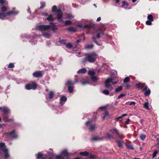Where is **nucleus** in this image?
<instances>
[{"label": "nucleus", "instance_id": "1", "mask_svg": "<svg viewBox=\"0 0 159 159\" xmlns=\"http://www.w3.org/2000/svg\"><path fill=\"white\" fill-rule=\"evenodd\" d=\"M36 29L41 31L48 30L50 29L54 31L57 29V28L53 23H51L48 25H39L36 27Z\"/></svg>", "mask_w": 159, "mask_h": 159}, {"label": "nucleus", "instance_id": "2", "mask_svg": "<svg viewBox=\"0 0 159 159\" xmlns=\"http://www.w3.org/2000/svg\"><path fill=\"white\" fill-rule=\"evenodd\" d=\"M85 58L84 59L83 62H85L87 61L90 62H93L97 58V55L95 53H90L86 54L85 55Z\"/></svg>", "mask_w": 159, "mask_h": 159}, {"label": "nucleus", "instance_id": "3", "mask_svg": "<svg viewBox=\"0 0 159 159\" xmlns=\"http://www.w3.org/2000/svg\"><path fill=\"white\" fill-rule=\"evenodd\" d=\"M5 147L4 143H0V148H3V149H1V152L4 155V157L7 158L9 157V155L8 153V150L7 149L4 148Z\"/></svg>", "mask_w": 159, "mask_h": 159}, {"label": "nucleus", "instance_id": "4", "mask_svg": "<svg viewBox=\"0 0 159 159\" xmlns=\"http://www.w3.org/2000/svg\"><path fill=\"white\" fill-rule=\"evenodd\" d=\"M117 83L116 82H113V79L112 78H108L106 80L105 83V85L106 88H109L111 87V84L115 85L117 84Z\"/></svg>", "mask_w": 159, "mask_h": 159}, {"label": "nucleus", "instance_id": "5", "mask_svg": "<svg viewBox=\"0 0 159 159\" xmlns=\"http://www.w3.org/2000/svg\"><path fill=\"white\" fill-rule=\"evenodd\" d=\"M0 109L4 112L2 114L3 117H6V115L10 112V110L8 108L6 107H0Z\"/></svg>", "mask_w": 159, "mask_h": 159}, {"label": "nucleus", "instance_id": "6", "mask_svg": "<svg viewBox=\"0 0 159 159\" xmlns=\"http://www.w3.org/2000/svg\"><path fill=\"white\" fill-rule=\"evenodd\" d=\"M74 83L72 82L70 80H68L66 82V85L68 87V91L70 93L73 92V87L71 86Z\"/></svg>", "mask_w": 159, "mask_h": 159}, {"label": "nucleus", "instance_id": "7", "mask_svg": "<svg viewBox=\"0 0 159 159\" xmlns=\"http://www.w3.org/2000/svg\"><path fill=\"white\" fill-rule=\"evenodd\" d=\"M37 87V84L34 83H33L31 84H28L25 85V88L27 90H30L31 89H36Z\"/></svg>", "mask_w": 159, "mask_h": 159}, {"label": "nucleus", "instance_id": "8", "mask_svg": "<svg viewBox=\"0 0 159 159\" xmlns=\"http://www.w3.org/2000/svg\"><path fill=\"white\" fill-rule=\"evenodd\" d=\"M57 12L58 21L59 22H62L63 20L61 18L62 16V13L61 10L59 9L57 10Z\"/></svg>", "mask_w": 159, "mask_h": 159}, {"label": "nucleus", "instance_id": "9", "mask_svg": "<svg viewBox=\"0 0 159 159\" xmlns=\"http://www.w3.org/2000/svg\"><path fill=\"white\" fill-rule=\"evenodd\" d=\"M33 75L35 77H39L42 76V74L41 71H37L33 74Z\"/></svg>", "mask_w": 159, "mask_h": 159}, {"label": "nucleus", "instance_id": "10", "mask_svg": "<svg viewBox=\"0 0 159 159\" xmlns=\"http://www.w3.org/2000/svg\"><path fill=\"white\" fill-rule=\"evenodd\" d=\"M110 131L112 134H116L117 136L118 137H120V133L119 132V131L116 129L113 128L112 129L110 130Z\"/></svg>", "mask_w": 159, "mask_h": 159}, {"label": "nucleus", "instance_id": "11", "mask_svg": "<svg viewBox=\"0 0 159 159\" xmlns=\"http://www.w3.org/2000/svg\"><path fill=\"white\" fill-rule=\"evenodd\" d=\"M18 11H15L13 10L10 11H8L7 13V15L10 16L12 15H16L18 14Z\"/></svg>", "mask_w": 159, "mask_h": 159}, {"label": "nucleus", "instance_id": "12", "mask_svg": "<svg viewBox=\"0 0 159 159\" xmlns=\"http://www.w3.org/2000/svg\"><path fill=\"white\" fill-rule=\"evenodd\" d=\"M103 137H100L98 136H94L92 138V141H98L101 139H103Z\"/></svg>", "mask_w": 159, "mask_h": 159}, {"label": "nucleus", "instance_id": "13", "mask_svg": "<svg viewBox=\"0 0 159 159\" xmlns=\"http://www.w3.org/2000/svg\"><path fill=\"white\" fill-rule=\"evenodd\" d=\"M77 27H80V28H83L84 29H89L91 27V25L89 24H87L85 25L84 26H83L81 25H78L77 26Z\"/></svg>", "mask_w": 159, "mask_h": 159}, {"label": "nucleus", "instance_id": "14", "mask_svg": "<svg viewBox=\"0 0 159 159\" xmlns=\"http://www.w3.org/2000/svg\"><path fill=\"white\" fill-rule=\"evenodd\" d=\"M67 98L66 97L63 96L61 97L60 99V103L63 105V103L66 101Z\"/></svg>", "mask_w": 159, "mask_h": 159}, {"label": "nucleus", "instance_id": "15", "mask_svg": "<svg viewBox=\"0 0 159 159\" xmlns=\"http://www.w3.org/2000/svg\"><path fill=\"white\" fill-rule=\"evenodd\" d=\"M96 127L95 124L92 125H90V128H89V130L90 131H92L95 130L96 129Z\"/></svg>", "mask_w": 159, "mask_h": 159}, {"label": "nucleus", "instance_id": "16", "mask_svg": "<svg viewBox=\"0 0 159 159\" xmlns=\"http://www.w3.org/2000/svg\"><path fill=\"white\" fill-rule=\"evenodd\" d=\"M86 71V70L85 68L81 69L79 70L78 71V74H83L85 73Z\"/></svg>", "mask_w": 159, "mask_h": 159}, {"label": "nucleus", "instance_id": "17", "mask_svg": "<svg viewBox=\"0 0 159 159\" xmlns=\"http://www.w3.org/2000/svg\"><path fill=\"white\" fill-rule=\"evenodd\" d=\"M49 96L48 98L49 99H52L53 98L54 95V92L53 91H51L49 92L48 94Z\"/></svg>", "mask_w": 159, "mask_h": 159}, {"label": "nucleus", "instance_id": "18", "mask_svg": "<svg viewBox=\"0 0 159 159\" xmlns=\"http://www.w3.org/2000/svg\"><path fill=\"white\" fill-rule=\"evenodd\" d=\"M125 145L128 149L133 150L134 148L133 146L129 143H125Z\"/></svg>", "mask_w": 159, "mask_h": 159}, {"label": "nucleus", "instance_id": "19", "mask_svg": "<svg viewBox=\"0 0 159 159\" xmlns=\"http://www.w3.org/2000/svg\"><path fill=\"white\" fill-rule=\"evenodd\" d=\"M6 14L3 12H0V19H4L6 17Z\"/></svg>", "mask_w": 159, "mask_h": 159}, {"label": "nucleus", "instance_id": "20", "mask_svg": "<svg viewBox=\"0 0 159 159\" xmlns=\"http://www.w3.org/2000/svg\"><path fill=\"white\" fill-rule=\"evenodd\" d=\"M47 20L49 21H52L54 19L52 14L50 15L47 18Z\"/></svg>", "mask_w": 159, "mask_h": 159}, {"label": "nucleus", "instance_id": "21", "mask_svg": "<svg viewBox=\"0 0 159 159\" xmlns=\"http://www.w3.org/2000/svg\"><path fill=\"white\" fill-rule=\"evenodd\" d=\"M68 30L71 32H75L76 31V28L70 27L68 28Z\"/></svg>", "mask_w": 159, "mask_h": 159}, {"label": "nucleus", "instance_id": "22", "mask_svg": "<svg viewBox=\"0 0 159 159\" xmlns=\"http://www.w3.org/2000/svg\"><path fill=\"white\" fill-rule=\"evenodd\" d=\"M43 154L40 153H38L37 154V159H44L42 157H43Z\"/></svg>", "mask_w": 159, "mask_h": 159}, {"label": "nucleus", "instance_id": "23", "mask_svg": "<svg viewBox=\"0 0 159 159\" xmlns=\"http://www.w3.org/2000/svg\"><path fill=\"white\" fill-rule=\"evenodd\" d=\"M93 45L91 44L90 45H86L85 46L84 48L86 49H90L93 48Z\"/></svg>", "mask_w": 159, "mask_h": 159}, {"label": "nucleus", "instance_id": "24", "mask_svg": "<svg viewBox=\"0 0 159 159\" xmlns=\"http://www.w3.org/2000/svg\"><path fill=\"white\" fill-rule=\"evenodd\" d=\"M122 89V86H120L118 87L115 90V92H118L120 91Z\"/></svg>", "mask_w": 159, "mask_h": 159}, {"label": "nucleus", "instance_id": "25", "mask_svg": "<svg viewBox=\"0 0 159 159\" xmlns=\"http://www.w3.org/2000/svg\"><path fill=\"white\" fill-rule=\"evenodd\" d=\"M80 154L81 155L87 156H88L89 155V153L88 152H80Z\"/></svg>", "mask_w": 159, "mask_h": 159}, {"label": "nucleus", "instance_id": "26", "mask_svg": "<svg viewBox=\"0 0 159 159\" xmlns=\"http://www.w3.org/2000/svg\"><path fill=\"white\" fill-rule=\"evenodd\" d=\"M42 35L44 37L48 38H50V34L48 33H43V34Z\"/></svg>", "mask_w": 159, "mask_h": 159}, {"label": "nucleus", "instance_id": "27", "mask_svg": "<svg viewBox=\"0 0 159 159\" xmlns=\"http://www.w3.org/2000/svg\"><path fill=\"white\" fill-rule=\"evenodd\" d=\"M91 79L92 81L94 82L96 81L97 80H98V78L97 77H96L94 76V75L91 76Z\"/></svg>", "mask_w": 159, "mask_h": 159}, {"label": "nucleus", "instance_id": "28", "mask_svg": "<svg viewBox=\"0 0 159 159\" xmlns=\"http://www.w3.org/2000/svg\"><path fill=\"white\" fill-rule=\"evenodd\" d=\"M150 90L149 89H147L145 91L144 94L145 96H147L150 94Z\"/></svg>", "mask_w": 159, "mask_h": 159}, {"label": "nucleus", "instance_id": "29", "mask_svg": "<svg viewBox=\"0 0 159 159\" xmlns=\"http://www.w3.org/2000/svg\"><path fill=\"white\" fill-rule=\"evenodd\" d=\"M73 17V16L70 14H67L66 16V18L68 19H71Z\"/></svg>", "mask_w": 159, "mask_h": 159}, {"label": "nucleus", "instance_id": "30", "mask_svg": "<svg viewBox=\"0 0 159 159\" xmlns=\"http://www.w3.org/2000/svg\"><path fill=\"white\" fill-rule=\"evenodd\" d=\"M143 107L146 109H148V102H146L143 104Z\"/></svg>", "mask_w": 159, "mask_h": 159}, {"label": "nucleus", "instance_id": "31", "mask_svg": "<svg viewBox=\"0 0 159 159\" xmlns=\"http://www.w3.org/2000/svg\"><path fill=\"white\" fill-rule=\"evenodd\" d=\"M88 74L91 76H92L94 75L95 73L93 70H90L88 72Z\"/></svg>", "mask_w": 159, "mask_h": 159}, {"label": "nucleus", "instance_id": "32", "mask_svg": "<svg viewBox=\"0 0 159 159\" xmlns=\"http://www.w3.org/2000/svg\"><path fill=\"white\" fill-rule=\"evenodd\" d=\"M147 18L148 20H151V21H153V16L151 14H150L148 16Z\"/></svg>", "mask_w": 159, "mask_h": 159}, {"label": "nucleus", "instance_id": "33", "mask_svg": "<svg viewBox=\"0 0 159 159\" xmlns=\"http://www.w3.org/2000/svg\"><path fill=\"white\" fill-rule=\"evenodd\" d=\"M142 88V91H145L147 89V86L145 85V84H143V85L142 87H141Z\"/></svg>", "mask_w": 159, "mask_h": 159}, {"label": "nucleus", "instance_id": "34", "mask_svg": "<svg viewBox=\"0 0 159 159\" xmlns=\"http://www.w3.org/2000/svg\"><path fill=\"white\" fill-rule=\"evenodd\" d=\"M61 154L62 156H67L68 154L66 150H64L62 152Z\"/></svg>", "mask_w": 159, "mask_h": 159}, {"label": "nucleus", "instance_id": "35", "mask_svg": "<svg viewBox=\"0 0 159 159\" xmlns=\"http://www.w3.org/2000/svg\"><path fill=\"white\" fill-rule=\"evenodd\" d=\"M0 3L1 4H5L7 5L8 4L7 2L5 0H0Z\"/></svg>", "mask_w": 159, "mask_h": 159}, {"label": "nucleus", "instance_id": "36", "mask_svg": "<svg viewBox=\"0 0 159 159\" xmlns=\"http://www.w3.org/2000/svg\"><path fill=\"white\" fill-rule=\"evenodd\" d=\"M130 80V79L128 77H125L123 80V82L125 83H126L129 82Z\"/></svg>", "mask_w": 159, "mask_h": 159}, {"label": "nucleus", "instance_id": "37", "mask_svg": "<svg viewBox=\"0 0 159 159\" xmlns=\"http://www.w3.org/2000/svg\"><path fill=\"white\" fill-rule=\"evenodd\" d=\"M7 7L5 6H3L1 8V10L2 12H5L7 11Z\"/></svg>", "mask_w": 159, "mask_h": 159}, {"label": "nucleus", "instance_id": "38", "mask_svg": "<svg viewBox=\"0 0 159 159\" xmlns=\"http://www.w3.org/2000/svg\"><path fill=\"white\" fill-rule=\"evenodd\" d=\"M105 137L106 138L108 139H110L112 137V135L109 133H107Z\"/></svg>", "mask_w": 159, "mask_h": 159}, {"label": "nucleus", "instance_id": "39", "mask_svg": "<svg viewBox=\"0 0 159 159\" xmlns=\"http://www.w3.org/2000/svg\"><path fill=\"white\" fill-rule=\"evenodd\" d=\"M143 85V83H139V84H137L136 86L137 88L139 89L140 87H142Z\"/></svg>", "mask_w": 159, "mask_h": 159}, {"label": "nucleus", "instance_id": "40", "mask_svg": "<svg viewBox=\"0 0 159 159\" xmlns=\"http://www.w3.org/2000/svg\"><path fill=\"white\" fill-rule=\"evenodd\" d=\"M66 47L69 48H71L72 46L71 44L70 43H68L66 44Z\"/></svg>", "mask_w": 159, "mask_h": 159}, {"label": "nucleus", "instance_id": "41", "mask_svg": "<svg viewBox=\"0 0 159 159\" xmlns=\"http://www.w3.org/2000/svg\"><path fill=\"white\" fill-rule=\"evenodd\" d=\"M117 145L120 148H122V143L120 141H117Z\"/></svg>", "mask_w": 159, "mask_h": 159}, {"label": "nucleus", "instance_id": "42", "mask_svg": "<svg viewBox=\"0 0 159 159\" xmlns=\"http://www.w3.org/2000/svg\"><path fill=\"white\" fill-rule=\"evenodd\" d=\"M15 131L14 130H12V131H11V132H10L9 134H10L12 136V137L13 138H16L17 137V135H16V136L15 137H14L13 136V134L15 133Z\"/></svg>", "mask_w": 159, "mask_h": 159}, {"label": "nucleus", "instance_id": "43", "mask_svg": "<svg viewBox=\"0 0 159 159\" xmlns=\"http://www.w3.org/2000/svg\"><path fill=\"white\" fill-rule=\"evenodd\" d=\"M102 93L108 95L109 94V92L107 90H105L102 91Z\"/></svg>", "mask_w": 159, "mask_h": 159}, {"label": "nucleus", "instance_id": "44", "mask_svg": "<svg viewBox=\"0 0 159 159\" xmlns=\"http://www.w3.org/2000/svg\"><path fill=\"white\" fill-rule=\"evenodd\" d=\"M146 137V135L143 134H142L140 135V138L142 140H144Z\"/></svg>", "mask_w": 159, "mask_h": 159}, {"label": "nucleus", "instance_id": "45", "mask_svg": "<svg viewBox=\"0 0 159 159\" xmlns=\"http://www.w3.org/2000/svg\"><path fill=\"white\" fill-rule=\"evenodd\" d=\"M71 22L70 20H66L65 22V25H69L71 24Z\"/></svg>", "mask_w": 159, "mask_h": 159}, {"label": "nucleus", "instance_id": "46", "mask_svg": "<svg viewBox=\"0 0 159 159\" xmlns=\"http://www.w3.org/2000/svg\"><path fill=\"white\" fill-rule=\"evenodd\" d=\"M152 21L151 20H148L146 21V24L148 25H151L152 24Z\"/></svg>", "mask_w": 159, "mask_h": 159}, {"label": "nucleus", "instance_id": "47", "mask_svg": "<svg viewBox=\"0 0 159 159\" xmlns=\"http://www.w3.org/2000/svg\"><path fill=\"white\" fill-rule=\"evenodd\" d=\"M8 67L9 68H12L14 67V65L13 63H10L8 65Z\"/></svg>", "mask_w": 159, "mask_h": 159}, {"label": "nucleus", "instance_id": "48", "mask_svg": "<svg viewBox=\"0 0 159 159\" xmlns=\"http://www.w3.org/2000/svg\"><path fill=\"white\" fill-rule=\"evenodd\" d=\"M45 5L44 3H42L41 4V5L40 7L39 8V9H43L45 7Z\"/></svg>", "mask_w": 159, "mask_h": 159}, {"label": "nucleus", "instance_id": "49", "mask_svg": "<svg viewBox=\"0 0 159 159\" xmlns=\"http://www.w3.org/2000/svg\"><path fill=\"white\" fill-rule=\"evenodd\" d=\"M59 42L62 44H65L66 43V41L64 40H60Z\"/></svg>", "mask_w": 159, "mask_h": 159}, {"label": "nucleus", "instance_id": "50", "mask_svg": "<svg viewBox=\"0 0 159 159\" xmlns=\"http://www.w3.org/2000/svg\"><path fill=\"white\" fill-rule=\"evenodd\" d=\"M157 153V151H155L154 152H153L152 154V157L154 158L155 157Z\"/></svg>", "mask_w": 159, "mask_h": 159}, {"label": "nucleus", "instance_id": "51", "mask_svg": "<svg viewBox=\"0 0 159 159\" xmlns=\"http://www.w3.org/2000/svg\"><path fill=\"white\" fill-rule=\"evenodd\" d=\"M57 9V7L56 6H54L52 8V11H56V10Z\"/></svg>", "mask_w": 159, "mask_h": 159}, {"label": "nucleus", "instance_id": "52", "mask_svg": "<svg viewBox=\"0 0 159 159\" xmlns=\"http://www.w3.org/2000/svg\"><path fill=\"white\" fill-rule=\"evenodd\" d=\"M125 95L124 93L121 94L118 97V98H120L122 97H123Z\"/></svg>", "mask_w": 159, "mask_h": 159}, {"label": "nucleus", "instance_id": "53", "mask_svg": "<svg viewBox=\"0 0 159 159\" xmlns=\"http://www.w3.org/2000/svg\"><path fill=\"white\" fill-rule=\"evenodd\" d=\"M62 156L61 154L57 156L56 157V159H61Z\"/></svg>", "mask_w": 159, "mask_h": 159}, {"label": "nucleus", "instance_id": "54", "mask_svg": "<svg viewBox=\"0 0 159 159\" xmlns=\"http://www.w3.org/2000/svg\"><path fill=\"white\" fill-rule=\"evenodd\" d=\"M122 118V117H121V116L117 117L115 119L116 121H119L120 119H121Z\"/></svg>", "mask_w": 159, "mask_h": 159}, {"label": "nucleus", "instance_id": "55", "mask_svg": "<svg viewBox=\"0 0 159 159\" xmlns=\"http://www.w3.org/2000/svg\"><path fill=\"white\" fill-rule=\"evenodd\" d=\"M129 121H130V120H129V119H128L126 120V121H125V125H127V124H128L129 123Z\"/></svg>", "mask_w": 159, "mask_h": 159}, {"label": "nucleus", "instance_id": "56", "mask_svg": "<svg viewBox=\"0 0 159 159\" xmlns=\"http://www.w3.org/2000/svg\"><path fill=\"white\" fill-rule=\"evenodd\" d=\"M135 104V103L134 102H132L129 103V105H134Z\"/></svg>", "mask_w": 159, "mask_h": 159}, {"label": "nucleus", "instance_id": "57", "mask_svg": "<svg viewBox=\"0 0 159 159\" xmlns=\"http://www.w3.org/2000/svg\"><path fill=\"white\" fill-rule=\"evenodd\" d=\"M41 14L43 16H47L48 15V14L47 12H43Z\"/></svg>", "mask_w": 159, "mask_h": 159}, {"label": "nucleus", "instance_id": "58", "mask_svg": "<svg viewBox=\"0 0 159 159\" xmlns=\"http://www.w3.org/2000/svg\"><path fill=\"white\" fill-rule=\"evenodd\" d=\"M12 120H13V119H8V120H7L6 121V122H9L10 121H12Z\"/></svg>", "mask_w": 159, "mask_h": 159}, {"label": "nucleus", "instance_id": "59", "mask_svg": "<svg viewBox=\"0 0 159 159\" xmlns=\"http://www.w3.org/2000/svg\"><path fill=\"white\" fill-rule=\"evenodd\" d=\"M106 107H102L100 108V109H102V110H104L106 109Z\"/></svg>", "mask_w": 159, "mask_h": 159}, {"label": "nucleus", "instance_id": "60", "mask_svg": "<svg viewBox=\"0 0 159 159\" xmlns=\"http://www.w3.org/2000/svg\"><path fill=\"white\" fill-rule=\"evenodd\" d=\"M125 87L127 88V89H128L129 88V85L128 84H127L125 86Z\"/></svg>", "mask_w": 159, "mask_h": 159}, {"label": "nucleus", "instance_id": "61", "mask_svg": "<svg viewBox=\"0 0 159 159\" xmlns=\"http://www.w3.org/2000/svg\"><path fill=\"white\" fill-rule=\"evenodd\" d=\"M127 115V114H124L122 115V116H121V117H122V118L123 117H125Z\"/></svg>", "mask_w": 159, "mask_h": 159}, {"label": "nucleus", "instance_id": "62", "mask_svg": "<svg viewBox=\"0 0 159 159\" xmlns=\"http://www.w3.org/2000/svg\"><path fill=\"white\" fill-rule=\"evenodd\" d=\"M78 48L76 47L74 48H73V50L75 51H77Z\"/></svg>", "mask_w": 159, "mask_h": 159}, {"label": "nucleus", "instance_id": "63", "mask_svg": "<svg viewBox=\"0 0 159 159\" xmlns=\"http://www.w3.org/2000/svg\"><path fill=\"white\" fill-rule=\"evenodd\" d=\"M97 37L98 38H100V34H98L97 35Z\"/></svg>", "mask_w": 159, "mask_h": 159}, {"label": "nucleus", "instance_id": "64", "mask_svg": "<svg viewBox=\"0 0 159 159\" xmlns=\"http://www.w3.org/2000/svg\"><path fill=\"white\" fill-rule=\"evenodd\" d=\"M101 20V17H99L97 19V20L98 21H100Z\"/></svg>", "mask_w": 159, "mask_h": 159}]
</instances>
